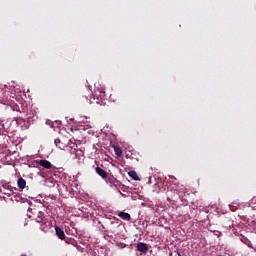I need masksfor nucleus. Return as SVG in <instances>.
<instances>
[{
	"instance_id": "1",
	"label": "nucleus",
	"mask_w": 256,
	"mask_h": 256,
	"mask_svg": "<svg viewBox=\"0 0 256 256\" xmlns=\"http://www.w3.org/2000/svg\"><path fill=\"white\" fill-rule=\"evenodd\" d=\"M137 251H140V253H144L145 255L149 251V245H147V243L139 242L137 244Z\"/></svg>"
},
{
	"instance_id": "2",
	"label": "nucleus",
	"mask_w": 256,
	"mask_h": 256,
	"mask_svg": "<svg viewBox=\"0 0 256 256\" xmlns=\"http://www.w3.org/2000/svg\"><path fill=\"white\" fill-rule=\"evenodd\" d=\"M36 163L41 165V167H44V169H51L53 167V164H51L49 160H38Z\"/></svg>"
},
{
	"instance_id": "3",
	"label": "nucleus",
	"mask_w": 256,
	"mask_h": 256,
	"mask_svg": "<svg viewBox=\"0 0 256 256\" xmlns=\"http://www.w3.org/2000/svg\"><path fill=\"white\" fill-rule=\"evenodd\" d=\"M104 181H106L110 187H113L115 186V183H117V178L113 177V175H107L106 178H104Z\"/></svg>"
},
{
	"instance_id": "4",
	"label": "nucleus",
	"mask_w": 256,
	"mask_h": 256,
	"mask_svg": "<svg viewBox=\"0 0 256 256\" xmlns=\"http://www.w3.org/2000/svg\"><path fill=\"white\" fill-rule=\"evenodd\" d=\"M95 172L97 173V175H99V177H101L103 180L107 179V171L103 170V168L101 167H96L95 168Z\"/></svg>"
},
{
	"instance_id": "5",
	"label": "nucleus",
	"mask_w": 256,
	"mask_h": 256,
	"mask_svg": "<svg viewBox=\"0 0 256 256\" xmlns=\"http://www.w3.org/2000/svg\"><path fill=\"white\" fill-rule=\"evenodd\" d=\"M54 143L58 149H65L68 147V143L63 142L61 139H55Z\"/></svg>"
},
{
	"instance_id": "6",
	"label": "nucleus",
	"mask_w": 256,
	"mask_h": 256,
	"mask_svg": "<svg viewBox=\"0 0 256 256\" xmlns=\"http://www.w3.org/2000/svg\"><path fill=\"white\" fill-rule=\"evenodd\" d=\"M56 235L58 238H60L62 241L65 240V232L60 227H55Z\"/></svg>"
},
{
	"instance_id": "7",
	"label": "nucleus",
	"mask_w": 256,
	"mask_h": 256,
	"mask_svg": "<svg viewBox=\"0 0 256 256\" xmlns=\"http://www.w3.org/2000/svg\"><path fill=\"white\" fill-rule=\"evenodd\" d=\"M118 217H120V219H123L124 221H131V214L127 212H120L118 214Z\"/></svg>"
},
{
	"instance_id": "8",
	"label": "nucleus",
	"mask_w": 256,
	"mask_h": 256,
	"mask_svg": "<svg viewBox=\"0 0 256 256\" xmlns=\"http://www.w3.org/2000/svg\"><path fill=\"white\" fill-rule=\"evenodd\" d=\"M36 223H45V216L43 212H38V215L36 217Z\"/></svg>"
},
{
	"instance_id": "9",
	"label": "nucleus",
	"mask_w": 256,
	"mask_h": 256,
	"mask_svg": "<svg viewBox=\"0 0 256 256\" xmlns=\"http://www.w3.org/2000/svg\"><path fill=\"white\" fill-rule=\"evenodd\" d=\"M129 177L133 179L134 181H140L141 179L139 178V175H137V172L135 171H130L128 172Z\"/></svg>"
},
{
	"instance_id": "10",
	"label": "nucleus",
	"mask_w": 256,
	"mask_h": 256,
	"mask_svg": "<svg viewBox=\"0 0 256 256\" xmlns=\"http://www.w3.org/2000/svg\"><path fill=\"white\" fill-rule=\"evenodd\" d=\"M26 186H27V182L25 181V179L19 178L18 179V187H19V189H25Z\"/></svg>"
},
{
	"instance_id": "11",
	"label": "nucleus",
	"mask_w": 256,
	"mask_h": 256,
	"mask_svg": "<svg viewBox=\"0 0 256 256\" xmlns=\"http://www.w3.org/2000/svg\"><path fill=\"white\" fill-rule=\"evenodd\" d=\"M2 187H3V189H6V190H7V192H4V195H11L12 190L9 189V187H11V186H9V185H7V184H4V185H2Z\"/></svg>"
},
{
	"instance_id": "12",
	"label": "nucleus",
	"mask_w": 256,
	"mask_h": 256,
	"mask_svg": "<svg viewBox=\"0 0 256 256\" xmlns=\"http://www.w3.org/2000/svg\"><path fill=\"white\" fill-rule=\"evenodd\" d=\"M115 154L117 155V157H121V155H123V150H121V148L117 147L114 148Z\"/></svg>"
}]
</instances>
